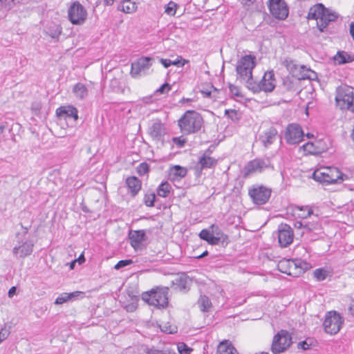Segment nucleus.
<instances>
[{
  "instance_id": "f257e3e1",
  "label": "nucleus",
  "mask_w": 354,
  "mask_h": 354,
  "mask_svg": "<svg viewBox=\"0 0 354 354\" xmlns=\"http://www.w3.org/2000/svg\"><path fill=\"white\" fill-rule=\"evenodd\" d=\"M178 122L181 132L189 135L201 130L203 124V119L198 112L187 111L178 120Z\"/></svg>"
},
{
  "instance_id": "f03ea898",
  "label": "nucleus",
  "mask_w": 354,
  "mask_h": 354,
  "mask_svg": "<svg viewBox=\"0 0 354 354\" xmlns=\"http://www.w3.org/2000/svg\"><path fill=\"white\" fill-rule=\"evenodd\" d=\"M169 288L156 286L142 294V299L157 308H166L169 304Z\"/></svg>"
},
{
  "instance_id": "7ed1b4c3",
  "label": "nucleus",
  "mask_w": 354,
  "mask_h": 354,
  "mask_svg": "<svg viewBox=\"0 0 354 354\" xmlns=\"http://www.w3.org/2000/svg\"><path fill=\"white\" fill-rule=\"evenodd\" d=\"M278 270L284 274L292 277H298L310 268L309 263L296 259H282L277 264Z\"/></svg>"
},
{
  "instance_id": "20e7f679",
  "label": "nucleus",
  "mask_w": 354,
  "mask_h": 354,
  "mask_svg": "<svg viewBox=\"0 0 354 354\" xmlns=\"http://www.w3.org/2000/svg\"><path fill=\"white\" fill-rule=\"evenodd\" d=\"M254 60V56L246 55L238 61L236 66L237 77L245 82L247 88L248 87V82H251L253 80L252 70L255 66Z\"/></svg>"
},
{
  "instance_id": "39448f33",
  "label": "nucleus",
  "mask_w": 354,
  "mask_h": 354,
  "mask_svg": "<svg viewBox=\"0 0 354 354\" xmlns=\"http://www.w3.org/2000/svg\"><path fill=\"white\" fill-rule=\"evenodd\" d=\"M313 178L323 184H334L343 181L342 172L336 167H324L315 170Z\"/></svg>"
},
{
  "instance_id": "423d86ee",
  "label": "nucleus",
  "mask_w": 354,
  "mask_h": 354,
  "mask_svg": "<svg viewBox=\"0 0 354 354\" xmlns=\"http://www.w3.org/2000/svg\"><path fill=\"white\" fill-rule=\"evenodd\" d=\"M21 227L24 229V231L21 234L19 233L16 234V236L18 239V245L13 248L12 254L17 258L24 259L32 254L34 244L30 240L24 241V238L27 234L28 229V227H24L22 225Z\"/></svg>"
},
{
  "instance_id": "0eeeda50",
  "label": "nucleus",
  "mask_w": 354,
  "mask_h": 354,
  "mask_svg": "<svg viewBox=\"0 0 354 354\" xmlns=\"http://www.w3.org/2000/svg\"><path fill=\"white\" fill-rule=\"evenodd\" d=\"M292 344V336L286 330H281L273 337L270 350L273 354H281Z\"/></svg>"
},
{
  "instance_id": "6e6552de",
  "label": "nucleus",
  "mask_w": 354,
  "mask_h": 354,
  "mask_svg": "<svg viewBox=\"0 0 354 354\" xmlns=\"http://www.w3.org/2000/svg\"><path fill=\"white\" fill-rule=\"evenodd\" d=\"M275 88L274 74L272 71L265 73L262 80L257 83L252 80L248 82L249 90L253 93H259L260 91L271 92Z\"/></svg>"
},
{
  "instance_id": "1a4fd4ad",
  "label": "nucleus",
  "mask_w": 354,
  "mask_h": 354,
  "mask_svg": "<svg viewBox=\"0 0 354 354\" xmlns=\"http://www.w3.org/2000/svg\"><path fill=\"white\" fill-rule=\"evenodd\" d=\"M344 318L335 310L328 312L324 321V328L326 333L337 334L344 324Z\"/></svg>"
},
{
  "instance_id": "9d476101",
  "label": "nucleus",
  "mask_w": 354,
  "mask_h": 354,
  "mask_svg": "<svg viewBox=\"0 0 354 354\" xmlns=\"http://www.w3.org/2000/svg\"><path fill=\"white\" fill-rule=\"evenodd\" d=\"M354 100L353 88L351 86L343 85L337 88L335 102L341 109H348Z\"/></svg>"
},
{
  "instance_id": "9b49d317",
  "label": "nucleus",
  "mask_w": 354,
  "mask_h": 354,
  "mask_svg": "<svg viewBox=\"0 0 354 354\" xmlns=\"http://www.w3.org/2000/svg\"><path fill=\"white\" fill-rule=\"evenodd\" d=\"M68 19L73 24H82L86 19L87 12L79 2L75 1L68 8Z\"/></svg>"
},
{
  "instance_id": "f8f14e48",
  "label": "nucleus",
  "mask_w": 354,
  "mask_h": 354,
  "mask_svg": "<svg viewBox=\"0 0 354 354\" xmlns=\"http://www.w3.org/2000/svg\"><path fill=\"white\" fill-rule=\"evenodd\" d=\"M266 169H274V167L271 165L270 160L268 158H256L250 161L245 166V176H248L252 173H261Z\"/></svg>"
},
{
  "instance_id": "ddd939ff",
  "label": "nucleus",
  "mask_w": 354,
  "mask_h": 354,
  "mask_svg": "<svg viewBox=\"0 0 354 354\" xmlns=\"http://www.w3.org/2000/svg\"><path fill=\"white\" fill-rule=\"evenodd\" d=\"M271 189L263 185L253 187L249 189V195L257 205H263L268 202L271 195Z\"/></svg>"
},
{
  "instance_id": "4468645a",
  "label": "nucleus",
  "mask_w": 354,
  "mask_h": 354,
  "mask_svg": "<svg viewBox=\"0 0 354 354\" xmlns=\"http://www.w3.org/2000/svg\"><path fill=\"white\" fill-rule=\"evenodd\" d=\"M268 6L271 15L276 19L283 20L288 16V7L283 0H269Z\"/></svg>"
},
{
  "instance_id": "2eb2a0df",
  "label": "nucleus",
  "mask_w": 354,
  "mask_h": 354,
  "mask_svg": "<svg viewBox=\"0 0 354 354\" xmlns=\"http://www.w3.org/2000/svg\"><path fill=\"white\" fill-rule=\"evenodd\" d=\"M148 133L150 137L156 143L164 142V137L167 133L165 124L159 119L153 120L149 127Z\"/></svg>"
},
{
  "instance_id": "dca6fc26",
  "label": "nucleus",
  "mask_w": 354,
  "mask_h": 354,
  "mask_svg": "<svg viewBox=\"0 0 354 354\" xmlns=\"http://www.w3.org/2000/svg\"><path fill=\"white\" fill-rule=\"evenodd\" d=\"M277 237L279 245L281 248H286L293 241V230L289 225L281 223L277 228Z\"/></svg>"
},
{
  "instance_id": "f3484780",
  "label": "nucleus",
  "mask_w": 354,
  "mask_h": 354,
  "mask_svg": "<svg viewBox=\"0 0 354 354\" xmlns=\"http://www.w3.org/2000/svg\"><path fill=\"white\" fill-rule=\"evenodd\" d=\"M152 64V59L147 57H142L138 59L131 64V75L133 77H136L142 74H145Z\"/></svg>"
},
{
  "instance_id": "a211bd4d",
  "label": "nucleus",
  "mask_w": 354,
  "mask_h": 354,
  "mask_svg": "<svg viewBox=\"0 0 354 354\" xmlns=\"http://www.w3.org/2000/svg\"><path fill=\"white\" fill-rule=\"evenodd\" d=\"M304 134L301 127L297 124H290L286 131L285 138L288 143L295 145L302 140Z\"/></svg>"
},
{
  "instance_id": "6ab92c4d",
  "label": "nucleus",
  "mask_w": 354,
  "mask_h": 354,
  "mask_svg": "<svg viewBox=\"0 0 354 354\" xmlns=\"http://www.w3.org/2000/svg\"><path fill=\"white\" fill-rule=\"evenodd\" d=\"M283 65L286 67V68L292 73L293 75H297L296 71L299 68L303 70L305 73L302 75L299 78L301 79H313V76H316L315 73L311 71L310 69H308L304 66H298L293 60L290 59H286L283 61Z\"/></svg>"
},
{
  "instance_id": "aec40b11",
  "label": "nucleus",
  "mask_w": 354,
  "mask_h": 354,
  "mask_svg": "<svg viewBox=\"0 0 354 354\" xmlns=\"http://www.w3.org/2000/svg\"><path fill=\"white\" fill-rule=\"evenodd\" d=\"M304 151L309 154L319 155L326 151L328 149L327 145L322 140L315 142H308L302 146Z\"/></svg>"
},
{
  "instance_id": "412c9836",
  "label": "nucleus",
  "mask_w": 354,
  "mask_h": 354,
  "mask_svg": "<svg viewBox=\"0 0 354 354\" xmlns=\"http://www.w3.org/2000/svg\"><path fill=\"white\" fill-rule=\"evenodd\" d=\"M338 18V15L329 9L324 14L319 20L317 21V26L322 32L326 31L330 22L335 21Z\"/></svg>"
},
{
  "instance_id": "4be33fe9",
  "label": "nucleus",
  "mask_w": 354,
  "mask_h": 354,
  "mask_svg": "<svg viewBox=\"0 0 354 354\" xmlns=\"http://www.w3.org/2000/svg\"><path fill=\"white\" fill-rule=\"evenodd\" d=\"M131 245L138 250L141 248L142 243L146 241L147 236L145 230H133L129 234Z\"/></svg>"
},
{
  "instance_id": "5701e85b",
  "label": "nucleus",
  "mask_w": 354,
  "mask_h": 354,
  "mask_svg": "<svg viewBox=\"0 0 354 354\" xmlns=\"http://www.w3.org/2000/svg\"><path fill=\"white\" fill-rule=\"evenodd\" d=\"M210 153L209 150H207L199 158L197 167L200 170L212 168L216 166L217 160L210 156Z\"/></svg>"
},
{
  "instance_id": "b1692460",
  "label": "nucleus",
  "mask_w": 354,
  "mask_h": 354,
  "mask_svg": "<svg viewBox=\"0 0 354 354\" xmlns=\"http://www.w3.org/2000/svg\"><path fill=\"white\" fill-rule=\"evenodd\" d=\"M175 288L180 291L187 292L189 290L192 279L185 274L182 273L173 281Z\"/></svg>"
},
{
  "instance_id": "393cba45",
  "label": "nucleus",
  "mask_w": 354,
  "mask_h": 354,
  "mask_svg": "<svg viewBox=\"0 0 354 354\" xmlns=\"http://www.w3.org/2000/svg\"><path fill=\"white\" fill-rule=\"evenodd\" d=\"M56 114L59 118H69L74 120H77L78 118L77 109L73 106H60L56 110Z\"/></svg>"
},
{
  "instance_id": "a878e982",
  "label": "nucleus",
  "mask_w": 354,
  "mask_h": 354,
  "mask_svg": "<svg viewBox=\"0 0 354 354\" xmlns=\"http://www.w3.org/2000/svg\"><path fill=\"white\" fill-rule=\"evenodd\" d=\"M126 185L132 196H136L142 187L141 181L136 176L128 177L126 179Z\"/></svg>"
},
{
  "instance_id": "bb28decb",
  "label": "nucleus",
  "mask_w": 354,
  "mask_h": 354,
  "mask_svg": "<svg viewBox=\"0 0 354 354\" xmlns=\"http://www.w3.org/2000/svg\"><path fill=\"white\" fill-rule=\"evenodd\" d=\"M328 9V8H325L322 3L316 4L310 8L308 19H316L317 21L322 18Z\"/></svg>"
},
{
  "instance_id": "cd10ccee",
  "label": "nucleus",
  "mask_w": 354,
  "mask_h": 354,
  "mask_svg": "<svg viewBox=\"0 0 354 354\" xmlns=\"http://www.w3.org/2000/svg\"><path fill=\"white\" fill-rule=\"evenodd\" d=\"M138 4L136 0H122L119 4L118 9L124 13L131 14L137 10Z\"/></svg>"
},
{
  "instance_id": "c85d7f7f",
  "label": "nucleus",
  "mask_w": 354,
  "mask_h": 354,
  "mask_svg": "<svg viewBox=\"0 0 354 354\" xmlns=\"http://www.w3.org/2000/svg\"><path fill=\"white\" fill-rule=\"evenodd\" d=\"M277 135V131L275 128L271 127L266 131L264 134L261 136V142L265 147H268L273 143L276 139Z\"/></svg>"
},
{
  "instance_id": "c756f323",
  "label": "nucleus",
  "mask_w": 354,
  "mask_h": 354,
  "mask_svg": "<svg viewBox=\"0 0 354 354\" xmlns=\"http://www.w3.org/2000/svg\"><path fill=\"white\" fill-rule=\"evenodd\" d=\"M187 174V169L180 165H175L171 167L169 176L171 180H176L185 177Z\"/></svg>"
},
{
  "instance_id": "7c9ffc66",
  "label": "nucleus",
  "mask_w": 354,
  "mask_h": 354,
  "mask_svg": "<svg viewBox=\"0 0 354 354\" xmlns=\"http://www.w3.org/2000/svg\"><path fill=\"white\" fill-rule=\"evenodd\" d=\"M80 295H84V292L80 291H75L71 293L64 292L55 299V304L57 305L62 304L68 301L73 300Z\"/></svg>"
},
{
  "instance_id": "2f4dec72",
  "label": "nucleus",
  "mask_w": 354,
  "mask_h": 354,
  "mask_svg": "<svg viewBox=\"0 0 354 354\" xmlns=\"http://www.w3.org/2000/svg\"><path fill=\"white\" fill-rule=\"evenodd\" d=\"M199 237L206 241L209 244L211 245H217L218 244V238L214 237L211 232L210 230L203 229L199 233Z\"/></svg>"
},
{
  "instance_id": "473e14b6",
  "label": "nucleus",
  "mask_w": 354,
  "mask_h": 354,
  "mask_svg": "<svg viewBox=\"0 0 354 354\" xmlns=\"http://www.w3.org/2000/svg\"><path fill=\"white\" fill-rule=\"evenodd\" d=\"M44 32L51 38L57 39L62 33V28L59 25L53 24L46 27Z\"/></svg>"
},
{
  "instance_id": "72a5a7b5",
  "label": "nucleus",
  "mask_w": 354,
  "mask_h": 354,
  "mask_svg": "<svg viewBox=\"0 0 354 354\" xmlns=\"http://www.w3.org/2000/svg\"><path fill=\"white\" fill-rule=\"evenodd\" d=\"M73 92L79 99H84L88 95V89L86 86L82 83L76 84L73 88Z\"/></svg>"
},
{
  "instance_id": "f704fd0d",
  "label": "nucleus",
  "mask_w": 354,
  "mask_h": 354,
  "mask_svg": "<svg viewBox=\"0 0 354 354\" xmlns=\"http://www.w3.org/2000/svg\"><path fill=\"white\" fill-rule=\"evenodd\" d=\"M217 354H238L236 348L227 342H221L218 346Z\"/></svg>"
},
{
  "instance_id": "c9c22d12",
  "label": "nucleus",
  "mask_w": 354,
  "mask_h": 354,
  "mask_svg": "<svg viewBox=\"0 0 354 354\" xmlns=\"http://www.w3.org/2000/svg\"><path fill=\"white\" fill-rule=\"evenodd\" d=\"M171 190V185L167 181H165L160 183L156 192L158 196L166 198L169 195Z\"/></svg>"
},
{
  "instance_id": "e433bc0d",
  "label": "nucleus",
  "mask_w": 354,
  "mask_h": 354,
  "mask_svg": "<svg viewBox=\"0 0 354 354\" xmlns=\"http://www.w3.org/2000/svg\"><path fill=\"white\" fill-rule=\"evenodd\" d=\"M22 0H0V11H8Z\"/></svg>"
},
{
  "instance_id": "4c0bfd02",
  "label": "nucleus",
  "mask_w": 354,
  "mask_h": 354,
  "mask_svg": "<svg viewBox=\"0 0 354 354\" xmlns=\"http://www.w3.org/2000/svg\"><path fill=\"white\" fill-rule=\"evenodd\" d=\"M198 305L201 310L203 312H207L212 306V302L210 299L205 295L201 296L198 299Z\"/></svg>"
},
{
  "instance_id": "58836bf2",
  "label": "nucleus",
  "mask_w": 354,
  "mask_h": 354,
  "mask_svg": "<svg viewBox=\"0 0 354 354\" xmlns=\"http://www.w3.org/2000/svg\"><path fill=\"white\" fill-rule=\"evenodd\" d=\"M335 59L337 61L339 64L348 63L354 60L349 54L344 51L338 52L337 55L335 57Z\"/></svg>"
},
{
  "instance_id": "ea45409f",
  "label": "nucleus",
  "mask_w": 354,
  "mask_h": 354,
  "mask_svg": "<svg viewBox=\"0 0 354 354\" xmlns=\"http://www.w3.org/2000/svg\"><path fill=\"white\" fill-rule=\"evenodd\" d=\"M329 275V272L323 268L315 269L313 271V277L318 281H322L325 280L327 277Z\"/></svg>"
},
{
  "instance_id": "a19ab883",
  "label": "nucleus",
  "mask_w": 354,
  "mask_h": 354,
  "mask_svg": "<svg viewBox=\"0 0 354 354\" xmlns=\"http://www.w3.org/2000/svg\"><path fill=\"white\" fill-rule=\"evenodd\" d=\"M179 6L174 1H169L165 8V12L170 16H174Z\"/></svg>"
},
{
  "instance_id": "79ce46f5",
  "label": "nucleus",
  "mask_w": 354,
  "mask_h": 354,
  "mask_svg": "<svg viewBox=\"0 0 354 354\" xmlns=\"http://www.w3.org/2000/svg\"><path fill=\"white\" fill-rule=\"evenodd\" d=\"M160 330L165 333L173 334L176 332V328L171 326L169 322H166L159 326Z\"/></svg>"
},
{
  "instance_id": "37998d69",
  "label": "nucleus",
  "mask_w": 354,
  "mask_h": 354,
  "mask_svg": "<svg viewBox=\"0 0 354 354\" xmlns=\"http://www.w3.org/2000/svg\"><path fill=\"white\" fill-rule=\"evenodd\" d=\"M209 230H210L211 232L212 233L213 236L214 237H217L218 238V243L220 240L224 236V234L223 233V232L221 231L220 227L218 225H212L209 227Z\"/></svg>"
},
{
  "instance_id": "c03bdc74",
  "label": "nucleus",
  "mask_w": 354,
  "mask_h": 354,
  "mask_svg": "<svg viewBox=\"0 0 354 354\" xmlns=\"http://www.w3.org/2000/svg\"><path fill=\"white\" fill-rule=\"evenodd\" d=\"M156 199V195L153 192L147 193L145 195L143 201L144 203L147 207H153L154 205V201Z\"/></svg>"
},
{
  "instance_id": "a18cd8bd",
  "label": "nucleus",
  "mask_w": 354,
  "mask_h": 354,
  "mask_svg": "<svg viewBox=\"0 0 354 354\" xmlns=\"http://www.w3.org/2000/svg\"><path fill=\"white\" fill-rule=\"evenodd\" d=\"M225 115L231 119L234 122L239 120L238 111L234 109H226L225 111Z\"/></svg>"
},
{
  "instance_id": "49530a36",
  "label": "nucleus",
  "mask_w": 354,
  "mask_h": 354,
  "mask_svg": "<svg viewBox=\"0 0 354 354\" xmlns=\"http://www.w3.org/2000/svg\"><path fill=\"white\" fill-rule=\"evenodd\" d=\"M318 225V223H309L305 221L304 229L301 232V234H304L305 233H308L309 232L315 230L317 228Z\"/></svg>"
},
{
  "instance_id": "de8ad7c7",
  "label": "nucleus",
  "mask_w": 354,
  "mask_h": 354,
  "mask_svg": "<svg viewBox=\"0 0 354 354\" xmlns=\"http://www.w3.org/2000/svg\"><path fill=\"white\" fill-rule=\"evenodd\" d=\"M149 169V167L147 163L142 162L140 163L138 167H137V172L140 175L143 176L146 174Z\"/></svg>"
},
{
  "instance_id": "09e8293b",
  "label": "nucleus",
  "mask_w": 354,
  "mask_h": 354,
  "mask_svg": "<svg viewBox=\"0 0 354 354\" xmlns=\"http://www.w3.org/2000/svg\"><path fill=\"white\" fill-rule=\"evenodd\" d=\"M178 351L180 354H189L192 349L189 348L185 343H179L178 344Z\"/></svg>"
},
{
  "instance_id": "8fccbe9b",
  "label": "nucleus",
  "mask_w": 354,
  "mask_h": 354,
  "mask_svg": "<svg viewBox=\"0 0 354 354\" xmlns=\"http://www.w3.org/2000/svg\"><path fill=\"white\" fill-rule=\"evenodd\" d=\"M147 354H171L169 351L158 350L155 348H147L146 351ZM174 354V353H173Z\"/></svg>"
},
{
  "instance_id": "3c124183",
  "label": "nucleus",
  "mask_w": 354,
  "mask_h": 354,
  "mask_svg": "<svg viewBox=\"0 0 354 354\" xmlns=\"http://www.w3.org/2000/svg\"><path fill=\"white\" fill-rule=\"evenodd\" d=\"M10 333V328H2L0 330V344L6 339Z\"/></svg>"
},
{
  "instance_id": "603ef678",
  "label": "nucleus",
  "mask_w": 354,
  "mask_h": 354,
  "mask_svg": "<svg viewBox=\"0 0 354 354\" xmlns=\"http://www.w3.org/2000/svg\"><path fill=\"white\" fill-rule=\"evenodd\" d=\"M132 260L127 259V260H121L118 262V263L115 266V269L119 270L121 268H123L126 266L130 265L132 263Z\"/></svg>"
},
{
  "instance_id": "864d4df0",
  "label": "nucleus",
  "mask_w": 354,
  "mask_h": 354,
  "mask_svg": "<svg viewBox=\"0 0 354 354\" xmlns=\"http://www.w3.org/2000/svg\"><path fill=\"white\" fill-rule=\"evenodd\" d=\"M173 142L177 146L182 147L184 146L186 140L182 136L180 137H174L172 139Z\"/></svg>"
},
{
  "instance_id": "5fc2aeb1",
  "label": "nucleus",
  "mask_w": 354,
  "mask_h": 354,
  "mask_svg": "<svg viewBox=\"0 0 354 354\" xmlns=\"http://www.w3.org/2000/svg\"><path fill=\"white\" fill-rule=\"evenodd\" d=\"M171 86L169 84L165 83L162 84L158 90L157 92H159L160 93H165L170 91Z\"/></svg>"
},
{
  "instance_id": "6e6d98bb",
  "label": "nucleus",
  "mask_w": 354,
  "mask_h": 354,
  "mask_svg": "<svg viewBox=\"0 0 354 354\" xmlns=\"http://www.w3.org/2000/svg\"><path fill=\"white\" fill-rule=\"evenodd\" d=\"M188 61L186 59H176L174 61H171V65L179 66L180 64L181 66H183Z\"/></svg>"
},
{
  "instance_id": "4d7b16f0",
  "label": "nucleus",
  "mask_w": 354,
  "mask_h": 354,
  "mask_svg": "<svg viewBox=\"0 0 354 354\" xmlns=\"http://www.w3.org/2000/svg\"><path fill=\"white\" fill-rule=\"evenodd\" d=\"M229 87H230V90L232 94H234L236 96L241 95L240 93H239V88L236 86H235L232 84H230Z\"/></svg>"
},
{
  "instance_id": "13d9d810",
  "label": "nucleus",
  "mask_w": 354,
  "mask_h": 354,
  "mask_svg": "<svg viewBox=\"0 0 354 354\" xmlns=\"http://www.w3.org/2000/svg\"><path fill=\"white\" fill-rule=\"evenodd\" d=\"M160 63L164 66L165 68H168L171 66V60L169 59H160Z\"/></svg>"
},
{
  "instance_id": "bf43d9fd",
  "label": "nucleus",
  "mask_w": 354,
  "mask_h": 354,
  "mask_svg": "<svg viewBox=\"0 0 354 354\" xmlns=\"http://www.w3.org/2000/svg\"><path fill=\"white\" fill-rule=\"evenodd\" d=\"M310 344H308L306 341H303L299 343V348H301L303 350H307L310 348Z\"/></svg>"
},
{
  "instance_id": "052dcab7",
  "label": "nucleus",
  "mask_w": 354,
  "mask_h": 354,
  "mask_svg": "<svg viewBox=\"0 0 354 354\" xmlns=\"http://www.w3.org/2000/svg\"><path fill=\"white\" fill-rule=\"evenodd\" d=\"M305 221H296L295 223V227L296 229H301L302 231L304 229Z\"/></svg>"
},
{
  "instance_id": "680f3d73",
  "label": "nucleus",
  "mask_w": 354,
  "mask_h": 354,
  "mask_svg": "<svg viewBox=\"0 0 354 354\" xmlns=\"http://www.w3.org/2000/svg\"><path fill=\"white\" fill-rule=\"evenodd\" d=\"M137 308V306L136 304L134 303H132L131 304H129V305H127L126 306V309L127 311H129V312H133Z\"/></svg>"
},
{
  "instance_id": "e2e57ef3",
  "label": "nucleus",
  "mask_w": 354,
  "mask_h": 354,
  "mask_svg": "<svg viewBox=\"0 0 354 354\" xmlns=\"http://www.w3.org/2000/svg\"><path fill=\"white\" fill-rule=\"evenodd\" d=\"M16 287L15 286H12L10 288V290H8V295L10 298H12L16 293Z\"/></svg>"
},
{
  "instance_id": "0e129e2a",
  "label": "nucleus",
  "mask_w": 354,
  "mask_h": 354,
  "mask_svg": "<svg viewBox=\"0 0 354 354\" xmlns=\"http://www.w3.org/2000/svg\"><path fill=\"white\" fill-rule=\"evenodd\" d=\"M254 1L255 0H241L242 3L248 6H250L252 4H253Z\"/></svg>"
},
{
  "instance_id": "69168bd1",
  "label": "nucleus",
  "mask_w": 354,
  "mask_h": 354,
  "mask_svg": "<svg viewBox=\"0 0 354 354\" xmlns=\"http://www.w3.org/2000/svg\"><path fill=\"white\" fill-rule=\"evenodd\" d=\"M306 208L308 209L307 213L306 214L304 213L301 215H300L301 216H302L304 218H306L307 216H309L313 214V210L310 208H308V207H306Z\"/></svg>"
},
{
  "instance_id": "338daca9",
  "label": "nucleus",
  "mask_w": 354,
  "mask_h": 354,
  "mask_svg": "<svg viewBox=\"0 0 354 354\" xmlns=\"http://www.w3.org/2000/svg\"><path fill=\"white\" fill-rule=\"evenodd\" d=\"M350 34L354 40V21L351 22L350 24Z\"/></svg>"
},
{
  "instance_id": "774afa93",
  "label": "nucleus",
  "mask_w": 354,
  "mask_h": 354,
  "mask_svg": "<svg viewBox=\"0 0 354 354\" xmlns=\"http://www.w3.org/2000/svg\"><path fill=\"white\" fill-rule=\"evenodd\" d=\"M32 109L35 111H39L41 109V104L39 103H34L32 105Z\"/></svg>"
}]
</instances>
